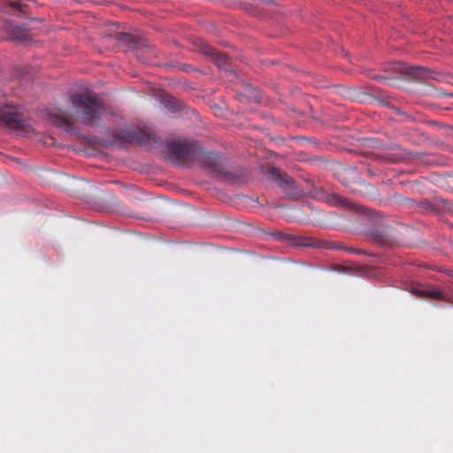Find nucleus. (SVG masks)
Listing matches in <instances>:
<instances>
[{
  "label": "nucleus",
  "instance_id": "f257e3e1",
  "mask_svg": "<svg viewBox=\"0 0 453 453\" xmlns=\"http://www.w3.org/2000/svg\"><path fill=\"white\" fill-rule=\"evenodd\" d=\"M61 116L49 114V120L56 126H65L68 121L91 125L104 113V108L95 94H75L60 108Z\"/></svg>",
  "mask_w": 453,
  "mask_h": 453
},
{
  "label": "nucleus",
  "instance_id": "f03ea898",
  "mask_svg": "<svg viewBox=\"0 0 453 453\" xmlns=\"http://www.w3.org/2000/svg\"><path fill=\"white\" fill-rule=\"evenodd\" d=\"M0 120L9 126H15L19 123V114L10 109L0 111Z\"/></svg>",
  "mask_w": 453,
  "mask_h": 453
},
{
  "label": "nucleus",
  "instance_id": "7ed1b4c3",
  "mask_svg": "<svg viewBox=\"0 0 453 453\" xmlns=\"http://www.w3.org/2000/svg\"><path fill=\"white\" fill-rule=\"evenodd\" d=\"M418 293H419V295H428L430 296H439V293L436 292V291H430V292L419 291Z\"/></svg>",
  "mask_w": 453,
  "mask_h": 453
},
{
  "label": "nucleus",
  "instance_id": "20e7f679",
  "mask_svg": "<svg viewBox=\"0 0 453 453\" xmlns=\"http://www.w3.org/2000/svg\"><path fill=\"white\" fill-rule=\"evenodd\" d=\"M204 53L206 54H214V51L211 48L207 47V49L204 50Z\"/></svg>",
  "mask_w": 453,
  "mask_h": 453
},
{
  "label": "nucleus",
  "instance_id": "39448f33",
  "mask_svg": "<svg viewBox=\"0 0 453 453\" xmlns=\"http://www.w3.org/2000/svg\"><path fill=\"white\" fill-rule=\"evenodd\" d=\"M333 198L335 199V201H334L335 203H341L342 201V199L340 198L337 195H334Z\"/></svg>",
  "mask_w": 453,
  "mask_h": 453
},
{
  "label": "nucleus",
  "instance_id": "423d86ee",
  "mask_svg": "<svg viewBox=\"0 0 453 453\" xmlns=\"http://www.w3.org/2000/svg\"><path fill=\"white\" fill-rule=\"evenodd\" d=\"M11 36H12V39H21V37H19L18 35V34L16 35L15 33L12 34Z\"/></svg>",
  "mask_w": 453,
  "mask_h": 453
},
{
  "label": "nucleus",
  "instance_id": "0eeeda50",
  "mask_svg": "<svg viewBox=\"0 0 453 453\" xmlns=\"http://www.w3.org/2000/svg\"><path fill=\"white\" fill-rule=\"evenodd\" d=\"M286 183L288 184H291L292 183V180L290 178H288L287 180H286Z\"/></svg>",
  "mask_w": 453,
  "mask_h": 453
},
{
  "label": "nucleus",
  "instance_id": "6e6552de",
  "mask_svg": "<svg viewBox=\"0 0 453 453\" xmlns=\"http://www.w3.org/2000/svg\"><path fill=\"white\" fill-rule=\"evenodd\" d=\"M12 30H17L18 31V28H15V27H11Z\"/></svg>",
  "mask_w": 453,
  "mask_h": 453
}]
</instances>
